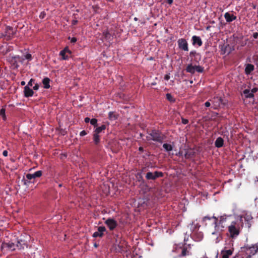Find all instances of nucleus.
I'll return each mask as SVG.
<instances>
[{"label": "nucleus", "mask_w": 258, "mask_h": 258, "mask_svg": "<svg viewBox=\"0 0 258 258\" xmlns=\"http://www.w3.org/2000/svg\"><path fill=\"white\" fill-rule=\"evenodd\" d=\"M147 134L146 139L148 141H153L161 144L166 138L165 135L158 130H152L147 132Z\"/></svg>", "instance_id": "obj_1"}, {"label": "nucleus", "mask_w": 258, "mask_h": 258, "mask_svg": "<svg viewBox=\"0 0 258 258\" xmlns=\"http://www.w3.org/2000/svg\"><path fill=\"white\" fill-rule=\"evenodd\" d=\"M173 251L178 253L180 257L190 256L192 253L191 245L185 243L182 246H176Z\"/></svg>", "instance_id": "obj_2"}, {"label": "nucleus", "mask_w": 258, "mask_h": 258, "mask_svg": "<svg viewBox=\"0 0 258 258\" xmlns=\"http://www.w3.org/2000/svg\"><path fill=\"white\" fill-rule=\"evenodd\" d=\"M242 222L241 218L239 220L232 221L230 225L228 226V231L232 238L237 237L240 232V226H242Z\"/></svg>", "instance_id": "obj_3"}, {"label": "nucleus", "mask_w": 258, "mask_h": 258, "mask_svg": "<svg viewBox=\"0 0 258 258\" xmlns=\"http://www.w3.org/2000/svg\"><path fill=\"white\" fill-rule=\"evenodd\" d=\"M242 251L246 253V258H250L258 251V243L252 245L251 246H245L242 248Z\"/></svg>", "instance_id": "obj_4"}, {"label": "nucleus", "mask_w": 258, "mask_h": 258, "mask_svg": "<svg viewBox=\"0 0 258 258\" xmlns=\"http://www.w3.org/2000/svg\"><path fill=\"white\" fill-rule=\"evenodd\" d=\"M212 104V108L214 109H218L222 106H224L226 104V102H224L222 97L215 96L210 100Z\"/></svg>", "instance_id": "obj_5"}, {"label": "nucleus", "mask_w": 258, "mask_h": 258, "mask_svg": "<svg viewBox=\"0 0 258 258\" xmlns=\"http://www.w3.org/2000/svg\"><path fill=\"white\" fill-rule=\"evenodd\" d=\"M42 175V172L41 170H38L34 173L33 174L28 173L26 175V177L27 180H25L24 181V184H27V183L30 182L31 180H33L32 182H34V180L36 178L40 177Z\"/></svg>", "instance_id": "obj_6"}, {"label": "nucleus", "mask_w": 258, "mask_h": 258, "mask_svg": "<svg viewBox=\"0 0 258 258\" xmlns=\"http://www.w3.org/2000/svg\"><path fill=\"white\" fill-rule=\"evenodd\" d=\"M178 48L182 50L188 51V43L184 38L179 39L177 41Z\"/></svg>", "instance_id": "obj_7"}, {"label": "nucleus", "mask_w": 258, "mask_h": 258, "mask_svg": "<svg viewBox=\"0 0 258 258\" xmlns=\"http://www.w3.org/2000/svg\"><path fill=\"white\" fill-rule=\"evenodd\" d=\"M110 230H113L117 226V222L112 218H108L105 221Z\"/></svg>", "instance_id": "obj_8"}, {"label": "nucleus", "mask_w": 258, "mask_h": 258, "mask_svg": "<svg viewBox=\"0 0 258 258\" xmlns=\"http://www.w3.org/2000/svg\"><path fill=\"white\" fill-rule=\"evenodd\" d=\"M233 50V49L229 44H224L221 49V54L228 55Z\"/></svg>", "instance_id": "obj_9"}, {"label": "nucleus", "mask_w": 258, "mask_h": 258, "mask_svg": "<svg viewBox=\"0 0 258 258\" xmlns=\"http://www.w3.org/2000/svg\"><path fill=\"white\" fill-rule=\"evenodd\" d=\"M233 251V249H228L227 247H225L221 251V258H229V257L232 255Z\"/></svg>", "instance_id": "obj_10"}, {"label": "nucleus", "mask_w": 258, "mask_h": 258, "mask_svg": "<svg viewBox=\"0 0 258 258\" xmlns=\"http://www.w3.org/2000/svg\"><path fill=\"white\" fill-rule=\"evenodd\" d=\"M192 44L193 45H197L198 46H201L203 44V42L201 38L199 36L194 35L191 38Z\"/></svg>", "instance_id": "obj_11"}, {"label": "nucleus", "mask_w": 258, "mask_h": 258, "mask_svg": "<svg viewBox=\"0 0 258 258\" xmlns=\"http://www.w3.org/2000/svg\"><path fill=\"white\" fill-rule=\"evenodd\" d=\"M24 96L26 97H31L34 94V92H33V90L32 89H31L28 86H26L24 87Z\"/></svg>", "instance_id": "obj_12"}, {"label": "nucleus", "mask_w": 258, "mask_h": 258, "mask_svg": "<svg viewBox=\"0 0 258 258\" xmlns=\"http://www.w3.org/2000/svg\"><path fill=\"white\" fill-rule=\"evenodd\" d=\"M224 18L227 22L230 23L236 19V16L227 12L224 14Z\"/></svg>", "instance_id": "obj_13"}, {"label": "nucleus", "mask_w": 258, "mask_h": 258, "mask_svg": "<svg viewBox=\"0 0 258 258\" xmlns=\"http://www.w3.org/2000/svg\"><path fill=\"white\" fill-rule=\"evenodd\" d=\"M230 216H222L220 217L219 221L218 220V226L221 225L222 228H224L227 224H225L227 220V218Z\"/></svg>", "instance_id": "obj_14"}, {"label": "nucleus", "mask_w": 258, "mask_h": 258, "mask_svg": "<svg viewBox=\"0 0 258 258\" xmlns=\"http://www.w3.org/2000/svg\"><path fill=\"white\" fill-rule=\"evenodd\" d=\"M16 246L19 249H24L25 247H27V244L25 240L20 239L17 240Z\"/></svg>", "instance_id": "obj_15"}, {"label": "nucleus", "mask_w": 258, "mask_h": 258, "mask_svg": "<svg viewBox=\"0 0 258 258\" xmlns=\"http://www.w3.org/2000/svg\"><path fill=\"white\" fill-rule=\"evenodd\" d=\"M66 53H69V54L71 53V51L69 49L68 47H66L64 49L60 51L59 54L62 56V58L64 60L68 59L69 58V56L66 55Z\"/></svg>", "instance_id": "obj_16"}, {"label": "nucleus", "mask_w": 258, "mask_h": 258, "mask_svg": "<svg viewBox=\"0 0 258 258\" xmlns=\"http://www.w3.org/2000/svg\"><path fill=\"white\" fill-rule=\"evenodd\" d=\"M224 145V140L221 137L217 138L215 142V146L218 148H221Z\"/></svg>", "instance_id": "obj_17"}, {"label": "nucleus", "mask_w": 258, "mask_h": 258, "mask_svg": "<svg viewBox=\"0 0 258 258\" xmlns=\"http://www.w3.org/2000/svg\"><path fill=\"white\" fill-rule=\"evenodd\" d=\"M3 246L5 247H8L11 250H14L17 247L16 244L12 242L4 243Z\"/></svg>", "instance_id": "obj_18"}, {"label": "nucleus", "mask_w": 258, "mask_h": 258, "mask_svg": "<svg viewBox=\"0 0 258 258\" xmlns=\"http://www.w3.org/2000/svg\"><path fill=\"white\" fill-rule=\"evenodd\" d=\"M214 219V224L215 227L218 226V218L215 216L213 217H210V216H205L203 218V221L206 222L207 220H210L211 219Z\"/></svg>", "instance_id": "obj_19"}, {"label": "nucleus", "mask_w": 258, "mask_h": 258, "mask_svg": "<svg viewBox=\"0 0 258 258\" xmlns=\"http://www.w3.org/2000/svg\"><path fill=\"white\" fill-rule=\"evenodd\" d=\"M254 70V66L252 64L248 63L245 68V73L247 75L250 74Z\"/></svg>", "instance_id": "obj_20"}, {"label": "nucleus", "mask_w": 258, "mask_h": 258, "mask_svg": "<svg viewBox=\"0 0 258 258\" xmlns=\"http://www.w3.org/2000/svg\"><path fill=\"white\" fill-rule=\"evenodd\" d=\"M195 153H196L194 151V150L190 149L189 150H188L187 151H186L185 155H184V157L185 158H187V159L190 158L194 157L195 155Z\"/></svg>", "instance_id": "obj_21"}, {"label": "nucleus", "mask_w": 258, "mask_h": 258, "mask_svg": "<svg viewBox=\"0 0 258 258\" xmlns=\"http://www.w3.org/2000/svg\"><path fill=\"white\" fill-rule=\"evenodd\" d=\"M93 140L95 145H98L100 142V136L94 132L93 134Z\"/></svg>", "instance_id": "obj_22"}, {"label": "nucleus", "mask_w": 258, "mask_h": 258, "mask_svg": "<svg viewBox=\"0 0 258 258\" xmlns=\"http://www.w3.org/2000/svg\"><path fill=\"white\" fill-rule=\"evenodd\" d=\"M106 128V125L105 124H102L100 126H97L93 132L99 135V134L104 132Z\"/></svg>", "instance_id": "obj_23"}, {"label": "nucleus", "mask_w": 258, "mask_h": 258, "mask_svg": "<svg viewBox=\"0 0 258 258\" xmlns=\"http://www.w3.org/2000/svg\"><path fill=\"white\" fill-rule=\"evenodd\" d=\"M50 81V79L47 77H45L42 80V83L43 84L44 88L49 89L50 87V86L49 84Z\"/></svg>", "instance_id": "obj_24"}, {"label": "nucleus", "mask_w": 258, "mask_h": 258, "mask_svg": "<svg viewBox=\"0 0 258 258\" xmlns=\"http://www.w3.org/2000/svg\"><path fill=\"white\" fill-rule=\"evenodd\" d=\"M185 70L186 72L194 74L196 72L195 66H193L192 64H189L187 66Z\"/></svg>", "instance_id": "obj_25"}, {"label": "nucleus", "mask_w": 258, "mask_h": 258, "mask_svg": "<svg viewBox=\"0 0 258 258\" xmlns=\"http://www.w3.org/2000/svg\"><path fill=\"white\" fill-rule=\"evenodd\" d=\"M243 93L246 98H251L254 97V95L252 93H251V91H250L249 89H245Z\"/></svg>", "instance_id": "obj_26"}, {"label": "nucleus", "mask_w": 258, "mask_h": 258, "mask_svg": "<svg viewBox=\"0 0 258 258\" xmlns=\"http://www.w3.org/2000/svg\"><path fill=\"white\" fill-rule=\"evenodd\" d=\"M6 32L9 38L12 37L15 34V32L13 31L12 27L10 26L7 27Z\"/></svg>", "instance_id": "obj_27"}, {"label": "nucleus", "mask_w": 258, "mask_h": 258, "mask_svg": "<svg viewBox=\"0 0 258 258\" xmlns=\"http://www.w3.org/2000/svg\"><path fill=\"white\" fill-rule=\"evenodd\" d=\"M103 36L104 39H105L107 41H109L111 40V35L108 32V30L104 31L103 32Z\"/></svg>", "instance_id": "obj_28"}, {"label": "nucleus", "mask_w": 258, "mask_h": 258, "mask_svg": "<svg viewBox=\"0 0 258 258\" xmlns=\"http://www.w3.org/2000/svg\"><path fill=\"white\" fill-rule=\"evenodd\" d=\"M118 115L115 112L110 111L108 113V118L111 120H114L117 119Z\"/></svg>", "instance_id": "obj_29"}, {"label": "nucleus", "mask_w": 258, "mask_h": 258, "mask_svg": "<svg viewBox=\"0 0 258 258\" xmlns=\"http://www.w3.org/2000/svg\"><path fill=\"white\" fill-rule=\"evenodd\" d=\"M244 218V220L247 222L248 227H250L251 226L250 221L252 220V217L250 215L246 214Z\"/></svg>", "instance_id": "obj_30"}, {"label": "nucleus", "mask_w": 258, "mask_h": 258, "mask_svg": "<svg viewBox=\"0 0 258 258\" xmlns=\"http://www.w3.org/2000/svg\"><path fill=\"white\" fill-rule=\"evenodd\" d=\"M163 148L165 150V151L167 152L171 151L173 150L172 146L168 144L165 143L163 145Z\"/></svg>", "instance_id": "obj_31"}, {"label": "nucleus", "mask_w": 258, "mask_h": 258, "mask_svg": "<svg viewBox=\"0 0 258 258\" xmlns=\"http://www.w3.org/2000/svg\"><path fill=\"white\" fill-rule=\"evenodd\" d=\"M154 176L155 177V179H157L159 177H162L163 176V172L161 171H156L153 173Z\"/></svg>", "instance_id": "obj_32"}, {"label": "nucleus", "mask_w": 258, "mask_h": 258, "mask_svg": "<svg viewBox=\"0 0 258 258\" xmlns=\"http://www.w3.org/2000/svg\"><path fill=\"white\" fill-rule=\"evenodd\" d=\"M146 178L148 180H155V177L154 176L153 173L151 172H148L146 173Z\"/></svg>", "instance_id": "obj_33"}, {"label": "nucleus", "mask_w": 258, "mask_h": 258, "mask_svg": "<svg viewBox=\"0 0 258 258\" xmlns=\"http://www.w3.org/2000/svg\"><path fill=\"white\" fill-rule=\"evenodd\" d=\"M10 61L15 68H18L19 67V65L18 64V61L17 60L15 59V58H13V57H11Z\"/></svg>", "instance_id": "obj_34"}, {"label": "nucleus", "mask_w": 258, "mask_h": 258, "mask_svg": "<svg viewBox=\"0 0 258 258\" xmlns=\"http://www.w3.org/2000/svg\"><path fill=\"white\" fill-rule=\"evenodd\" d=\"M166 97L167 100H168L170 102H174L175 101V99L170 93L166 94Z\"/></svg>", "instance_id": "obj_35"}, {"label": "nucleus", "mask_w": 258, "mask_h": 258, "mask_svg": "<svg viewBox=\"0 0 258 258\" xmlns=\"http://www.w3.org/2000/svg\"><path fill=\"white\" fill-rule=\"evenodd\" d=\"M199 56V53H197L196 51L192 50L189 53V56L191 57V60H192L193 58L195 56Z\"/></svg>", "instance_id": "obj_36"}, {"label": "nucleus", "mask_w": 258, "mask_h": 258, "mask_svg": "<svg viewBox=\"0 0 258 258\" xmlns=\"http://www.w3.org/2000/svg\"><path fill=\"white\" fill-rule=\"evenodd\" d=\"M6 109L5 108L2 107V108L0 110V115L3 117V118L4 120L6 119Z\"/></svg>", "instance_id": "obj_37"}, {"label": "nucleus", "mask_w": 258, "mask_h": 258, "mask_svg": "<svg viewBox=\"0 0 258 258\" xmlns=\"http://www.w3.org/2000/svg\"><path fill=\"white\" fill-rule=\"evenodd\" d=\"M90 123L94 127L97 126V119L96 118H92L90 120Z\"/></svg>", "instance_id": "obj_38"}, {"label": "nucleus", "mask_w": 258, "mask_h": 258, "mask_svg": "<svg viewBox=\"0 0 258 258\" xmlns=\"http://www.w3.org/2000/svg\"><path fill=\"white\" fill-rule=\"evenodd\" d=\"M195 70L199 73H202L204 71V68L200 66H195Z\"/></svg>", "instance_id": "obj_39"}, {"label": "nucleus", "mask_w": 258, "mask_h": 258, "mask_svg": "<svg viewBox=\"0 0 258 258\" xmlns=\"http://www.w3.org/2000/svg\"><path fill=\"white\" fill-rule=\"evenodd\" d=\"M103 234H102L101 233H100L99 231L97 230V231L95 232L93 234V236L94 237H102L103 236Z\"/></svg>", "instance_id": "obj_40"}, {"label": "nucleus", "mask_w": 258, "mask_h": 258, "mask_svg": "<svg viewBox=\"0 0 258 258\" xmlns=\"http://www.w3.org/2000/svg\"><path fill=\"white\" fill-rule=\"evenodd\" d=\"M105 230L106 228L104 226H99L98 228V231H99V232L102 234H103V232L105 231Z\"/></svg>", "instance_id": "obj_41"}, {"label": "nucleus", "mask_w": 258, "mask_h": 258, "mask_svg": "<svg viewBox=\"0 0 258 258\" xmlns=\"http://www.w3.org/2000/svg\"><path fill=\"white\" fill-rule=\"evenodd\" d=\"M201 59V55L199 53L198 56H195L192 61L198 62Z\"/></svg>", "instance_id": "obj_42"}, {"label": "nucleus", "mask_w": 258, "mask_h": 258, "mask_svg": "<svg viewBox=\"0 0 258 258\" xmlns=\"http://www.w3.org/2000/svg\"><path fill=\"white\" fill-rule=\"evenodd\" d=\"M25 58L28 60H31L32 58V57L31 54L27 53L25 55Z\"/></svg>", "instance_id": "obj_43"}, {"label": "nucleus", "mask_w": 258, "mask_h": 258, "mask_svg": "<svg viewBox=\"0 0 258 258\" xmlns=\"http://www.w3.org/2000/svg\"><path fill=\"white\" fill-rule=\"evenodd\" d=\"M34 82V80L33 79H31L30 80V81H29L28 85L27 86H28V87H29V86L32 87L33 86V84Z\"/></svg>", "instance_id": "obj_44"}, {"label": "nucleus", "mask_w": 258, "mask_h": 258, "mask_svg": "<svg viewBox=\"0 0 258 258\" xmlns=\"http://www.w3.org/2000/svg\"><path fill=\"white\" fill-rule=\"evenodd\" d=\"M46 16V13L44 11H42L41 12L40 14L39 15V18L40 19H43Z\"/></svg>", "instance_id": "obj_45"}, {"label": "nucleus", "mask_w": 258, "mask_h": 258, "mask_svg": "<svg viewBox=\"0 0 258 258\" xmlns=\"http://www.w3.org/2000/svg\"><path fill=\"white\" fill-rule=\"evenodd\" d=\"M87 134V133L85 130L81 131L80 133V136H82V137L86 135Z\"/></svg>", "instance_id": "obj_46"}, {"label": "nucleus", "mask_w": 258, "mask_h": 258, "mask_svg": "<svg viewBox=\"0 0 258 258\" xmlns=\"http://www.w3.org/2000/svg\"><path fill=\"white\" fill-rule=\"evenodd\" d=\"M182 123L184 124H186L188 123V120L187 119L182 118Z\"/></svg>", "instance_id": "obj_47"}, {"label": "nucleus", "mask_w": 258, "mask_h": 258, "mask_svg": "<svg viewBox=\"0 0 258 258\" xmlns=\"http://www.w3.org/2000/svg\"><path fill=\"white\" fill-rule=\"evenodd\" d=\"M13 58H15V59L17 60L18 61H21V57L19 55H16L14 56H12Z\"/></svg>", "instance_id": "obj_48"}, {"label": "nucleus", "mask_w": 258, "mask_h": 258, "mask_svg": "<svg viewBox=\"0 0 258 258\" xmlns=\"http://www.w3.org/2000/svg\"><path fill=\"white\" fill-rule=\"evenodd\" d=\"M39 88V84L36 83V84H35V86L33 87V90H38Z\"/></svg>", "instance_id": "obj_49"}, {"label": "nucleus", "mask_w": 258, "mask_h": 258, "mask_svg": "<svg viewBox=\"0 0 258 258\" xmlns=\"http://www.w3.org/2000/svg\"><path fill=\"white\" fill-rule=\"evenodd\" d=\"M254 60H255L256 64H257L258 66V54H256L254 56Z\"/></svg>", "instance_id": "obj_50"}, {"label": "nucleus", "mask_w": 258, "mask_h": 258, "mask_svg": "<svg viewBox=\"0 0 258 258\" xmlns=\"http://www.w3.org/2000/svg\"><path fill=\"white\" fill-rule=\"evenodd\" d=\"M252 36H253V38L257 39L258 38V33L257 32L253 33Z\"/></svg>", "instance_id": "obj_51"}, {"label": "nucleus", "mask_w": 258, "mask_h": 258, "mask_svg": "<svg viewBox=\"0 0 258 258\" xmlns=\"http://www.w3.org/2000/svg\"><path fill=\"white\" fill-rule=\"evenodd\" d=\"M205 106L207 107H209L211 106V103L210 101H207L205 103Z\"/></svg>", "instance_id": "obj_52"}, {"label": "nucleus", "mask_w": 258, "mask_h": 258, "mask_svg": "<svg viewBox=\"0 0 258 258\" xmlns=\"http://www.w3.org/2000/svg\"><path fill=\"white\" fill-rule=\"evenodd\" d=\"M257 88L255 87V88H252L250 91H251V93H252V94H253V93L257 92Z\"/></svg>", "instance_id": "obj_53"}, {"label": "nucleus", "mask_w": 258, "mask_h": 258, "mask_svg": "<svg viewBox=\"0 0 258 258\" xmlns=\"http://www.w3.org/2000/svg\"><path fill=\"white\" fill-rule=\"evenodd\" d=\"M78 21L77 20H73L72 22V25H75L78 23Z\"/></svg>", "instance_id": "obj_54"}, {"label": "nucleus", "mask_w": 258, "mask_h": 258, "mask_svg": "<svg viewBox=\"0 0 258 258\" xmlns=\"http://www.w3.org/2000/svg\"><path fill=\"white\" fill-rule=\"evenodd\" d=\"M77 41V38L75 37H73L71 39V43H75Z\"/></svg>", "instance_id": "obj_55"}, {"label": "nucleus", "mask_w": 258, "mask_h": 258, "mask_svg": "<svg viewBox=\"0 0 258 258\" xmlns=\"http://www.w3.org/2000/svg\"><path fill=\"white\" fill-rule=\"evenodd\" d=\"M90 120H91V119L88 117L85 118V119H84V121L86 123H88L89 122H90Z\"/></svg>", "instance_id": "obj_56"}, {"label": "nucleus", "mask_w": 258, "mask_h": 258, "mask_svg": "<svg viewBox=\"0 0 258 258\" xmlns=\"http://www.w3.org/2000/svg\"><path fill=\"white\" fill-rule=\"evenodd\" d=\"M8 151L7 150H4L3 152V155L5 156V157H7L8 156Z\"/></svg>", "instance_id": "obj_57"}, {"label": "nucleus", "mask_w": 258, "mask_h": 258, "mask_svg": "<svg viewBox=\"0 0 258 258\" xmlns=\"http://www.w3.org/2000/svg\"><path fill=\"white\" fill-rule=\"evenodd\" d=\"M173 0H167V3L171 5L173 3Z\"/></svg>", "instance_id": "obj_58"}, {"label": "nucleus", "mask_w": 258, "mask_h": 258, "mask_svg": "<svg viewBox=\"0 0 258 258\" xmlns=\"http://www.w3.org/2000/svg\"><path fill=\"white\" fill-rule=\"evenodd\" d=\"M139 151H140V152H143L144 151V148H143V147H140L139 148Z\"/></svg>", "instance_id": "obj_59"}, {"label": "nucleus", "mask_w": 258, "mask_h": 258, "mask_svg": "<svg viewBox=\"0 0 258 258\" xmlns=\"http://www.w3.org/2000/svg\"><path fill=\"white\" fill-rule=\"evenodd\" d=\"M165 78V80H169V79L170 77H169V76H168V75H166L165 76V78Z\"/></svg>", "instance_id": "obj_60"}, {"label": "nucleus", "mask_w": 258, "mask_h": 258, "mask_svg": "<svg viewBox=\"0 0 258 258\" xmlns=\"http://www.w3.org/2000/svg\"><path fill=\"white\" fill-rule=\"evenodd\" d=\"M21 85L22 86H24V85H25V81H22V82H21Z\"/></svg>", "instance_id": "obj_61"}, {"label": "nucleus", "mask_w": 258, "mask_h": 258, "mask_svg": "<svg viewBox=\"0 0 258 258\" xmlns=\"http://www.w3.org/2000/svg\"><path fill=\"white\" fill-rule=\"evenodd\" d=\"M216 253V258H218V252H215Z\"/></svg>", "instance_id": "obj_62"}, {"label": "nucleus", "mask_w": 258, "mask_h": 258, "mask_svg": "<svg viewBox=\"0 0 258 258\" xmlns=\"http://www.w3.org/2000/svg\"><path fill=\"white\" fill-rule=\"evenodd\" d=\"M134 20H135V21H138V18H136V17H135V18H134Z\"/></svg>", "instance_id": "obj_63"}, {"label": "nucleus", "mask_w": 258, "mask_h": 258, "mask_svg": "<svg viewBox=\"0 0 258 258\" xmlns=\"http://www.w3.org/2000/svg\"><path fill=\"white\" fill-rule=\"evenodd\" d=\"M107 1L108 2H113V0H107Z\"/></svg>", "instance_id": "obj_64"}]
</instances>
